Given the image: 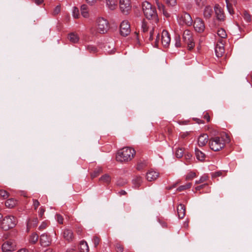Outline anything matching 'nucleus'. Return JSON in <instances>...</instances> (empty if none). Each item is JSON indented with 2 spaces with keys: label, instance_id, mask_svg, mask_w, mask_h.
<instances>
[{
  "label": "nucleus",
  "instance_id": "nucleus-1",
  "mask_svg": "<svg viewBox=\"0 0 252 252\" xmlns=\"http://www.w3.org/2000/svg\"><path fill=\"white\" fill-rule=\"evenodd\" d=\"M135 151L130 147H124L118 151L116 155L117 161L128 162L130 161L135 155Z\"/></svg>",
  "mask_w": 252,
  "mask_h": 252
},
{
  "label": "nucleus",
  "instance_id": "nucleus-2",
  "mask_svg": "<svg viewBox=\"0 0 252 252\" xmlns=\"http://www.w3.org/2000/svg\"><path fill=\"white\" fill-rule=\"evenodd\" d=\"M142 9L147 19L152 20L156 23L158 21L156 8L150 3L147 1L144 2L142 4Z\"/></svg>",
  "mask_w": 252,
  "mask_h": 252
},
{
  "label": "nucleus",
  "instance_id": "nucleus-3",
  "mask_svg": "<svg viewBox=\"0 0 252 252\" xmlns=\"http://www.w3.org/2000/svg\"><path fill=\"white\" fill-rule=\"evenodd\" d=\"M209 144L210 148L214 151H219L223 148L225 146L224 139L219 136L211 138Z\"/></svg>",
  "mask_w": 252,
  "mask_h": 252
},
{
  "label": "nucleus",
  "instance_id": "nucleus-4",
  "mask_svg": "<svg viewBox=\"0 0 252 252\" xmlns=\"http://www.w3.org/2000/svg\"><path fill=\"white\" fill-rule=\"evenodd\" d=\"M95 24L97 31L99 33H105L109 29L108 21L104 17H97L96 19Z\"/></svg>",
  "mask_w": 252,
  "mask_h": 252
},
{
  "label": "nucleus",
  "instance_id": "nucleus-5",
  "mask_svg": "<svg viewBox=\"0 0 252 252\" xmlns=\"http://www.w3.org/2000/svg\"><path fill=\"white\" fill-rule=\"evenodd\" d=\"M17 223L16 219L11 216L5 217L1 223V228L4 230H8V229L14 227Z\"/></svg>",
  "mask_w": 252,
  "mask_h": 252
},
{
  "label": "nucleus",
  "instance_id": "nucleus-6",
  "mask_svg": "<svg viewBox=\"0 0 252 252\" xmlns=\"http://www.w3.org/2000/svg\"><path fill=\"white\" fill-rule=\"evenodd\" d=\"M183 39L184 42L187 45V48L189 50L192 49L195 43L192 36V32L189 30H185L183 34Z\"/></svg>",
  "mask_w": 252,
  "mask_h": 252
},
{
  "label": "nucleus",
  "instance_id": "nucleus-7",
  "mask_svg": "<svg viewBox=\"0 0 252 252\" xmlns=\"http://www.w3.org/2000/svg\"><path fill=\"white\" fill-rule=\"evenodd\" d=\"M141 30L144 34L143 35L145 37H148V39L150 41L153 40V35L154 33V29L152 27L149 28L148 25V23L145 21H143L141 25Z\"/></svg>",
  "mask_w": 252,
  "mask_h": 252
},
{
  "label": "nucleus",
  "instance_id": "nucleus-8",
  "mask_svg": "<svg viewBox=\"0 0 252 252\" xmlns=\"http://www.w3.org/2000/svg\"><path fill=\"white\" fill-rule=\"evenodd\" d=\"M120 33L124 36H126L130 32V24L127 21H123L120 26Z\"/></svg>",
  "mask_w": 252,
  "mask_h": 252
},
{
  "label": "nucleus",
  "instance_id": "nucleus-9",
  "mask_svg": "<svg viewBox=\"0 0 252 252\" xmlns=\"http://www.w3.org/2000/svg\"><path fill=\"white\" fill-rule=\"evenodd\" d=\"M120 7L122 13L127 14L131 9L130 0H120Z\"/></svg>",
  "mask_w": 252,
  "mask_h": 252
},
{
  "label": "nucleus",
  "instance_id": "nucleus-10",
  "mask_svg": "<svg viewBox=\"0 0 252 252\" xmlns=\"http://www.w3.org/2000/svg\"><path fill=\"white\" fill-rule=\"evenodd\" d=\"M181 24L186 25L187 26H191L192 24V20L190 15L188 13H183L179 19Z\"/></svg>",
  "mask_w": 252,
  "mask_h": 252
},
{
  "label": "nucleus",
  "instance_id": "nucleus-11",
  "mask_svg": "<svg viewBox=\"0 0 252 252\" xmlns=\"http://www.w3.org/2000/svg\"><path fill=\"white\" fill-rule=\"evenodd\" d=\"M194 28L198 32H203L205 28L203 21L200 18H196L194 22Z\"/></svg>",
  "mask_w": 252,
  "mask_h": 252
},
{
  "label": "nucleus",
  "instance_id": "nucleus-12",
  "mask_svg": "<svg viewBox=\"0 0 252 252\" xmlns=\"http://www.w3.org/2000/svg\"><path fill=\"white\" fill-rule=\"evenodd\" d=\"M170 36L169 33L166 30H163L161 33V41L162 45L165 47H168L170 43Z\"/></svg>",
  "mask_w": 252,
  "mask_h": 252
},
{
  "label": "nucleus",
  "instance_id": "nucleus-13",
  "mask_svg": "<svg viewBox=\"0 0 252 252\" xmlns=\"http://www.w3.org/2000/svg\"><path fill=\"white\" fill-rule=\"evenodd\" d=\"M16 243L12 240L7 241L2 245V250L4 252L13 251L15 250Z\"/></svg>",
  "mask_w": 252,
  "mask_h": 252
},
{
  "label": "nucleus",
  "instance_id": "nucleus-14",
  "mask_svg": "<svg viewBox=\"0 0 252 252\" xmlns=\"http://www.w3.org/2000/svg\"><path fill=\"white\" fill-rule=\"evenodd\" d=\"M222 40L221 39L219 43L217 44L215 47L216 55L218 57H221L224 53V48Z\"/></svg>",
  "mask_w": 252,
  "mask_h": 252
},
{
  "label": "nucleus",
  "instance_id": "nucleus-15",
  "mask_svg": "<svg viewBox=\"0 0 252 252\" xmlns=\"http://www.w3.org/2000/svg\"><path fill=\"white\" fill-rule=\"evenodd\" d=\"M40 243L43 247L48 246L51 243V239L46 234H42L40 237Z\"/></svg>",
  "mask_w": 252,
  "mask_h": 252
},
{
  "label": "nucleus",
  "instance_id": "nucleus-16",
  "mask_svg": "<svg viewBox=\"0 0 252 252\" xmlns=\"http://www.w3.org/2000/svg\"><path fill=\"white\" fill-rule=\"evenodd\" d=\"M214 9L217 19L220 21H224L225 16L221 8L219 5H215Z\"/></svg>",
  "mask_w": 252,
  "mask_h": 252
},
{
  "label": "nucleus",
  "instance_id": "nucleus-17",
  "mask_svg": "<svg viewBox=\"0 0 252 252\" xmlns=\"http://www.w3.org/2000/svg\"><path fill=\"white\" fill-rule=\"evenodd\" d=\"M63 238L68 242H71L73 239V233L71 230L69 229H64L63 233Z\"/></svg>",
  "mask_w": 252,
  "mask_h": 252
},
{
  "label": "nucleus",
  "instance_id": "nucleus-18",
  "mask_svg": "<svg viewBox=\"0 0 252 252\" xmlns=\"http://www.w3.org/2000/svg\"><path fill=\"white\" fill-rule=\"evenodd\" d=\"M208 141V136L207 134H203L200 135L198 139V145L200 147L205 146Z\"/></svg>",
  "mask_w": 252,
  "mask_h": 252
},
{
  "label": "nucleus",
  "instance_id": "nucleus-19",
  "mask_svg": "<svg viewBox=\"0 0 252 252\" xmlns=\"http://www.w3.org/2000/svg\"><path fill=\"white\" fill-rule=\"evenodd\" d=\"M178 216L179 219H183L186 214V207L184 205L180 204L177 208Z\"/></svg>",
  "mask_w": 252,
  "mask_h": 252
},
{
  "label": "nucleus",
  "instance_id": "nucleus-20",
  "mask_svg": "<svg viewBox=\"0 0 252 252\" xmlns=\"http://www.w3.org/2000/svg\"><path fill=\"white\" fill-rule=\"evenodd\" d=\"M158 177V173L153 170H150L147 173L146 177L149 181H154Z\"/></svg>",
  "mask_w": 252,
  "mask_h": 252
},
{
  "label": "nucleus",
  "instance_id": "nucleus-21",
  "mask_svg": "<svg viewBox=\"0 0 252 252\" xmlns=\"http://www.w3.org/2000/svg\"><path fill=\"white\" fill-rule=\"evenodd\" d=\"M213 13V10L210 6H207L205 7L204 12L203 15L205 19H210Z\"/></svg>",
  "mask_w": 252,
  "mask_h": 252
},
{
  "label": "nucleus",
  "instance_id": "nucleus-22",
  "mask_svg": "<svg viewBox=\"0 0 252 252\" xmlns=\"http://www.w3.org/2000/svg\"><path fill=\"white\" fill-rule=\"evenodd\" d=\"M106 4L109 9L113 10L117 7V0H106Z\"/></svg>",
  "mask_w": 252,
  "mask_h": 252
},
{
  "label": "nucleus",
  "instance_id": "nucleus-23",
  "mask_svg": "<svg viewBox=\"0 0 252 252\" xmlns=\"http://www.w3.org/2000/svg\"><path fill=\"white\" fill-rule=\"evenodd\" d=\"M81 15L84 18H88L89 17V13L88 11V7L86 4H83L81 6Z\"/></svg>",
  "mask_w": 252,
  "mask_h": 252
},
{
  "label": "nucleus",
  "instance_id": "nucleus-24",
  "mask_svg": "<svg viewBox=\"0 0 252 252\" xmlns=\"http://www.w3.org/2000/svg\"><path fill=\"white\" fill-rule=\"evenodd\" d=\"M79 250L80 252H89V246L86 241H82L80 242Z\"/></svg>",
  "mask_w": 252,
  "mask_h": 252
},
{
  "label": "nucleus",
  "instance_id": "nucleus-25",
  "mask_svg": "<svg viewBox=\"0 0 252 252\" xmlns=\"http://www.w3.org/2000/svg\"><path fill=\"white\" fill-rule=\"evenodd\" d=\"M195 154L197 159L198 160L203 161L205 160V155L202 151L198 150V149H196L195 150Z\"/></svg>",
  "mask_w": 252,
  "mask_h": 252
},
{
  "label": "nucleus",
  "instance_id": "nucleus-26",
  "mask_svg": "<svg viewBox=\"0 0 252 252\" xmlns=\"http://www.w3.org/2000/svg\"><path fill=\"white\" fill-rule=\"evenodd\" d=\"M68 38L70 41L73 43H77L79 41V39L78 36L74 33H70L69 34Z\"/></svg>",
  "mask_w": 252,
  "mask_h": 252
},
{
  "label": "nucleus",
  "instance_id": "nucleus-27",
  "mask_svg": "<svg viewBox=\"0 0 252 252\" xmlns=\"http://www.w3.org/2000/svg\"><path fill=\"white\" fill-rule=\"evenodd\" d=\"M38 240V235L36 233H32L29 238V242L32 244H35Z\"/></svg>",
  "mask_w": 252,
  "mask_h": 252
},
{
  "label": "nucleus",
  "instance_id": "nucleus-28",
  "mask_svg": "<svg viewBox=\"0 0 252 252\" xmlns=\"http://www.w3.org/2000/svg\"><path fill=\"white\" fill-rule=\"evenodd\" d=\"M16 204V201L13 199H8L5 202V206L9 208H12L14 207Z\"/></svg>",
  "mask_w": 252,
  "mask_h": 252
},
{
  "label": "nucleus",
  "instance_id": "nucleus-29",
  "mask_svg": "<svg viewBox=\"0 0 252 252\" xmlns=\"http://www.w3.org/2000/svg\"><path fill=\"white\" fill-rule=\"evenodd\" d=\"M142 180L140 176H136L133 179L132 182L135 188H138L142 183Z\"/></svg>",
  "mask_w": 252,
  "mask_h": 252
},
{
  "label": "nucleus",
  "instance_id": "nucleus-30",
  "mask_svg": "<svg viewBox=\"0 0 252 252\" xmlns=\"http://www.w3.org/2000/svg\"><path fill=\"white\" fill-rule=\"evenodd\" d=\"M102 172V169L101 167H97L95 169L93 173H92L91 175V178L92 179L98 176L100 173Z\"/></svg>",
  "mask_w": 252,
  "mask_h": 252
},
{
  "label": "nucleus",
  "instance_id": "nucleus-31",
  "mask_svg": "<svg viewBox=\"0 0 252 252\" xmlns=\"http://www.w3.org/2000/svg\"><path fill=\"white\" fill-rule=\"evenodd\" d=\"M184 149L183 148H178L175 151V156L177 158H181L184 155Z\"/></svg>",
  "mask_w": 252,
  "mask_h": 252
},
{
  "label": "nucleus",
  "instance_id": "nucleus-32",
  "mask_svg": "<svg viewBox=\"0 0 252 252\" xmlns=\"http://www.w3.org/2000/svg\"><path fill=\"white\" fill-rule=\"evenodd\" d=\"M99 181L108 184L111 181V177L108 174H105L100 178Z\"/></svg>",
  "mask_w": 252,
  "mask_h": 252
},
{
  "label": "nucleus",
  "instance_id": "nucleus-33",
  "mask_svg": "<svg viewBox=\"0 0 252 252\" xmlns=\"http://www.w3.org/2000/svg\"><path fill=\"white\" fill-rule=\"evenodd\" d=\"M191 186V183H188L184 185H182L179 187L177 189V190L179 191H181L187 189H189Z\"/></svg>",
  "mask_w": 252,
  "mask_h": 252
},
{
  "label": "nucleus",
  "instance_id": "nucleus-34",
  "mask_svg": "<svg viewBox=\"0 0 252 252\" xmlns=\"http://www.w3.org/2000/svg\"><path fill=\"white\" fill-rule=\"evenodd\" d=\"M217 34L219 36L221 37V38H225L226 36V33L225 31L223 29H220L218 30Z\"/></svg>",
  "mask_w": 252,
  "mask_h": 252
},
{
  "label": "nucleus",
  "instance_id": "nucleus-35",
  "mask_svg": "<svg viewBox=\"0 0 252 252\" xmlns=\"http://www.w3.org/2000/svg\"><path fill=\"white\" fill-rule=\"evenodd\" d=\"M86 49L90 53H95L97 51L96 47L94 45H91L87 46Z\"/></svg>",
  "mask_w": 252,
  "mask_h": 252
},
{
  "label": "nucleus",
  "instance_id": "nucleus-36",
  "mask_svg": "<svg viewBox=\"0 0 252 252\" xmlns=\"http://www.w3.org/2000/svg\"><path fill=\"white\" fill-rule=\"evenodd\" d=\"M196 176V173L194 172L190 171L186 176V180H191L193 178Z\"/></svg>",
  "mask_w": 252,
  "mask_h": 252
},
{
  "label": "nucleus",
  "instance_id": "nucleus-37",
  "mask_svg": "<svg viewBox=\"0 0 252 252\" xmlns=\"http://www.w3.org/2000/svg\"><path fill=\"white\" fill-rule=\"evenodd\" d=\"M93 241L94 244V246L95 248H96L97 246L99 244L100 242V239L97 236H94L93 237Z\"/></svg>",
  "mask_w": 252,
  "mask_h": 252
},
{
  "label": "nucleus",
  "instance_id": "nucleus-38",
  "mask_svg": "<svg viewBox=\"0 0 252 252\" xmlns=\"http://www.w3.org/2000/svg\"><path fill=\"white\" fill-rule=\"evenodd\" d=\"M146 166V163L145 161H140L137 163L136 169L138 170H140Z\"/></svg>",
  "mask_w": 252,
  "mask_h": 252
},
{
  "label": "nucleus",
  "instance_id": "nucleus-39",
  "mask_svg": "<svg viewBox=\"0 0 252 252\" xmlns=\"http://www.w3.org/2000/svg\"><path fill=\"white\" fill-rule=\"evenodd\" d=\"M243 17L244 19L248 22H250L251 20V15L246 11H245L243 13Z\"/></svg>",
  "mask_w": 252,
  "mask_h": 252
},
{
  "label": "nucleus",
  "instance_id": "nucleus-40",
  "mask_svg": "<svg viewBox=\"0 0 252 252\" xmlns=\"http://www.w3.org/2000/svg\"><path fill=\"white\" fill-rule=\"evenodd\" d=\"M72 15L74 18H78L79 16V11L78 8L76 7H73Z\"/></svg>",
  "mask_w": 252,
  "mask_h": 252
},
{
  "label": "nucleus",
  "instance_id": "nucleus-41",
  "mask_svg": "<svg viewBox=\"0 0 252 252\" xmlns=\"http://www.w3.org/2000/svg\"><path fill=\"white\" fill-rule=\"evenodd\" d=\"M124 249V248L122 245L119 243H117L116 244V250L117 252H123Z\"/></svg>",
  "mask_w": 252,
  "mask_h": 252
},
{
  "label": "nucleus",
  "instance_id": "nucleus-42",
  "mask_svg": "<svg viewBox=\"0 0 252 252\" xmlns=\"http://www.w3.org/2000/svg\"><path fill=\"white\" fill-rule=\"evenodd\" d=\"M196 4L199 7H202L206 4V0H195Z\"/></svg>",
  "mask_w": 252,
  "mask_h": 252
},
{
  "label": "nucleus",
  "instance_id": "nucleus-43",
  "mask_svg": "<svg viewBox=\"0 0 252 252\" xmlns=\"http://www.w3.org/2000/svg\"><path fill=\"white\" fill-rule=\"evenodd\" d=\"M0 195L5 199L8 197V193L6 190L1 189L0 190Z\"/></svg>",
  "mask_w": 252,
  "mask_h": 252
},
{
  "label": "nucleus",
  "instance_id": "nucleus-44",
  "mask_svg": "<svg viewBox=\"0 0 252 252\" xmlns=\"http://www.w3.org/2000/svg\"><path fill=\"white\" fill-rule=\"evenodd\" d=\"M175 46L177 47H180L181 46V43L179 36H176L175 37Z\"/></svg>",
  "mask_w": 252,
  "mask_h": 252
},
{
  "label": "nucleus",
  "instance_id": "nucleus-45",
  "mask_svg": "<svg viewBox=\"0 0 252 252\" xmlns=\"http://www.w3.org/2000/svg\"><path fill=\"white\" fill-rule=\"evenodd\" d=\"M61 11V6L60 5H57L54 9L53 11V14L54 15H56L58 14Z\"/></svg>",
  "mask_w": 252,
  "mask_h": 252
},
{
  "label": "nucleus",
  "instance_id": "nucleus-46",
  "mask_svg": "<svg viewBox=\"0 0 252 252\" xmlns=\"http://www.w3.org/2000/svg\"><path fill=\"white\" fill-rule=\"evenodd\" d=\"M56 217L58 222L60 224H63V217L60 214H57Z\"/></svg>",
  "mask_w": 252,
  "mask_h": 252
},
{
  "label": "nucleus",
  "instance_id": "nucleus-47",
  "mask_svg": "<svg viewBox=\"0 0 252 252\" xmlns=\"http://www.w3.org/2000/svg\"><path fill=\"white\" fill-rule=\"evenodd\" d=\"M207 180V176H202L200 178V179L199 180L195 181V184H198L202 183L205 182V181H206Z\"/></svg>",
  "mask_w": 252,
  "mask_h": 252
},
{
  "label": "nucleus",
  "instance_id": "nucleus-48",
  "mask_svg": "<svg viewBox=\"0 0 252 252\" xmlns=\"http://www.w3.org/2000/svg\"><path fill=\"white\" fill-rule=\"evenodd\" d=\"M166 4L170 6H174L176 3V0H165Z\"/></svg>",
  "mask_w": 252,
  "mask_h": 252
},
{
  "label": "nucleus",
  "instance_id": "nucleus-49",
  "mask_svg": "<svg viewBox=\"0 0 252 252\" xmlns=\"http://www.w3.org/2000/svg\"><path fill=\"white\" fill-rule=\"evenodd\" d=\"M225 1L226 3V6H227V9L228 10L229 13L230 14H232L233 13V11L231 10V8H232L231 4L229 3L228 0H225Z\"/></svg>",
  "mask_w": 252,
  "mask_h": 252
},
{
  "label": "nucleus",
  "instance_id": "nucleus-50",
  "mask_svg": "<svg viewBox=\"0 0 252 252\" xmlns=\"http://www.w3.org/2000/svg\"><path fill=\"white\" fill-rule=\"evenodd\" d=\"M40 205V203L36 199H33V206L35 210H36Z\"/></svg>",
  "mask_w": 252,
  "mask_h": 252
},
{
  "label": "nucleus",
  "instance_id": "nucleus-51",
  "mask_svg": "<svg viewBox=\"0 0 252 252\" xmlns=\"http://www.w3.org/2000/svg\"><path fill=\"white\" fill-rule=\"evenodd\" d=\"M45 211V210L44 208H43L42 207L40 208L39 212H38V215H39V217L40 218H42Z\"/></svg>",
  "mask_w": 252,
  "mask_h": 252
},
{
  "label": "nucleus",
  "instance_id": "nucleus-52",
  "mask_svg": "<svg viewBox=\"0 0 252 252\" xmlns=\"http://www.w3.org/2000/svg\"><path fill=\"white\" fill-rule=\"evenodd\" d=\"M189 134V132H181L180 134V137L184 139Z\"/></svg>",
  "mask_w": 252,
  "mask_h": 252
},
{
  "label": "nucleus",
  "instance_id": "nucleus-53",
  "mask_svg": "<svg viewBox=\"0 0 252 252\" xmlns=\"http://www.w3.org/2000/svg\"><path fill=\"white\" fill-rule=\"evenodd\" d=\"M47 223L45 222H43L39 226L38 229L40 230L45 229L47 227Z\"/></svg>",
  "mask_w": 252,
  "mask_h": 252
},
{
  "label": "nucleus",
  "instance_id": "nucleus-54",
  "mask_svg": "<svg viewBox=\"0 0 252 252\" xmlns=\"http://www.w3.org/2000/svg\"><path fill=\"white\" fill-rule=\"evenodd\" d=\"M203 118L206 119L207 122H209L210 121V117L208 113H206L204 114Z\"/></svg>",
  "mask_w": 252,
  "mask_h": 252
},
{
  "label": "nucleus",
  "instance_id": "nucleus-55",
  "mask_svg": "<svg viewBox=\"0 0 252 252\" xmlns=\"http://www.w3.org/2000/svg\"><path fill=\"white\" fill-rule=\"evenodd\" d=\"M222 174L221 171H217L213 173V177H219L221 176Z\"/></svg>",
  "mask_w": 252,
  "mask_h": 252
},
{
  "label": "nucleus",
  "instance_id": "nucleus-56",
  "mask_svg": "<svg viewBox=\"0 0 252 252\" xmlns=\"http://www.w3.org/2000/svg\"><path fill=\"white\" fill-rule=\"evenodd\" d=\"M85 0L88 4L92 5L96 2L97 0Z\"/></svg>",
  "mask_w": 252,
  "mask_h": 252
},
{
  "label": "nucleus",
  "instance_id": "nucleus-57",
  "mask_svg": "<svg viewBox=\"0 0 252 252\" xmlns=\"http://www.w3.org/2000/svg\"><path fill=\"white\" fill-rule=\"evenodd\" d=\"M206 185V184H204V185H202L199 186H198V187L195 188V190H199L201 189H202Z\"/></svg>",
  "mask_w": 252,
  "mask_h": 252
},
{
  "label": "nucleus",
  "instance_id": "nucleus-58",
  "mask_svg": "<svg viewBox=\"0 0 252 252\" xmlns=\"http://www.w3.org/2000/svg\"><path fill=\"white\" fill-rule=\"evenodd\" d=\"M159 38V34H158L157 35V38H156V41H155V46L156 47H158V39Z\"/></svg>",
  "mask_w": 252,
  "mask_h": 252
},
{
  "label": "nucleus",
  "instance_id": "nucleus-59",
  "mask_svg": "<svg viewBox=\"0 0 252 252\" xmlns=\"http://www.w3.org/2000/svg\"><path fill=\"white\" fill-rule=\"evenodd\" d=\"M194 120L197 123H198L199 124H204V121L199 119L195 118V119H194Z\"/></svg>",
  "mask_w": 252,
  "mask_h": 252
},
{
  "label": "nucleus",
  "instance_id": "nucleus-60",
  "mask_svg": "<svg viewBox=\"0 0 252 252\" xmlns=\"http://www.w3.org/2000/svg\"><path fill=\"white\" fill-rule=\"evenodd\" d=\"M36 4L39 5L43 2V0H33Z\"/></svg>",
  "mask_w": 252,
  "mask_h": 252
},
{
  "label": "nucleus",
  "instance_id": "nucleus-61",
  "mask_svg": "<svg viewBox=\"0 0 252 252\" xmlns=\"http://www.w3.org/2000/svg\"><path fill=\"white\" fill-rule=\"evenodd\" d=\"M158 7L160 10H162L163 11L164 10V6L163 5H162V4H158Z\"/></svg>",
  "mask_w": 252,
  "mask_h": 252
},
{
  "label": "nucleus",
  "instance_id": "nucleus-62",
  "mask_svg": "<svg viewBox=\"0 0 252 252\" xmlns=\"http://www.w3.org/2000/svg\"><path fill=\"white\" fill-rule=\"evenodd\" d=\"M192 157L191 155L190 154L188 153L187 154L185 155V157L186 159H190L191 157Z\"/></svg>",
  "mask_w": 252,
  "mask_h": 252
},
{
  "label": "nucleus",
  "instance_id": "nucleus-63",
  "mask_svg": "<svg viewBox=\"0 0 252 252\" xmlns=\"http://www.w3.org/2000/svg\"><path fill=\"white\" fill-rule=\"evenodd\" d=\"M28 252V250L27 249H22L20 250H19L18 252Z\"/></svg>",
  "mask_w": 252,
  "mask_h": 252
},
{
  "label": "nucleus",
  "instance_id": "nucleus-64",
  "mask_svg": "<svg viewBox=\"0 0 252 252\" xmlns=\"http://www.w3.org/2000/svg\"><path fill=\"white\" fill-rule=\"evenodd\" d=\"M44 252H55L51 249H48L46 250Z\"/></svg>",
  "mask_w": 252,
  "mask_h": 252
}]
</instances>
